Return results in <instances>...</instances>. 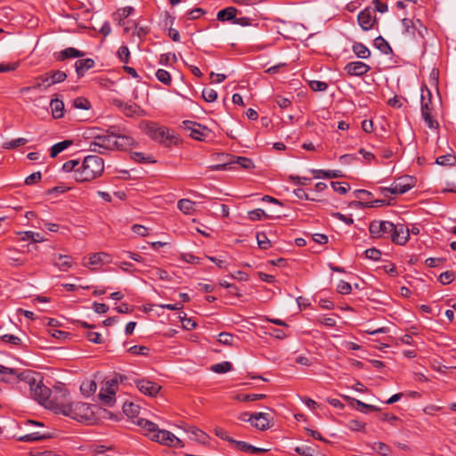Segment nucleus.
I'll use <instances>...</instances> for the list:
<instances>
[{
    "label": "nucleus",
    "mask_w": 456,
    "mask_h": 456,
    "mask_svg": "<svg viewBox=\"0 0 456 456\" xmlns=\"http://www.w3.org/2000/svg\"><path fill=\"white\" fill-rule=\"evenodd\" d=\"M36 376H38V374L31 370H25L19 374L18 379L26 382L29 386L30 395L38 403L53 410L57 413H62L73 419H76L75 411L77 410H88L86 403H69L67 400L69 393L63 384L54 387L55 395L51 398V389L45 386L41 380L37 381Z\"/></svg>",
    "instance_id": "1"
},
{
    "label": "nucleus",
    "mask_w": 456,
    "mask_h": 456,
    "mask_svg": "<svg viewBox=\"0 0 456 456\" xmlns=\"http://www.w3.org/2000/svg\"><path fill=\"white\" fill-rule=\"evenodd\" d=\"M64 172H73L77 183L91 182L102 176L104 172V160L97 155H89L82 162L76 159L66 161L62 165Z\"/></svg>",
    "instance_id": "2"
},
{
    "label": "nucleus",
    "mask_w": 456,
    "mask_h": 456,
    "mask_svg": "<svg viewBox=\"0 0 456 456\" xmlns=\"http://www.w3.org/2000/svg\"><path fill=\"white\" fill-rule=\"evenodd\" d=\"M145 132L151 139L164 144L166 147H170L177 140L170 129L159 126L155 123L148 124Z\"/></svg>",
    "instance_id": "3"
},
{
    "label": "nucleus",
    "mask_w": 456,
    "mask_h": 456,
    "mask_svg": "<svg viewBox=\"0 0 456 456\" xmlns=\"http://www.w3.org/2000/svg\"><path fill=\"white\" fill-rule=\"evenodd\" d=\"M115 127H110L107 130L106 134L95 135L94 141L90 143V149L92 151L102 154L103 151H113L114 150V139H115Z\"/></svg>",
    "instance_id": "4"
},
{
    "label": "nucleus",
    "mask_w": 456,
    "mask_h": 456,
    "mask_svg": "<svg viewBox=\"0 0 456 456\" xmlns=\"http://www.w3.org/2000/svg\"><path fill=\"white\" fill-rule=\"evenodd\" d=\"M394 224L389 221L373 220L370 223L369 232L372 239H388Z\"/></svg>",
    "instance_id": "5"
},
{
    "label": "nucleus",
    "mask_w": 456,
    "mask_h": 456,
    "mask_svg": "<svg viewBox=\"0 0 456 456\" xmlns=\"http://www.w3.org/2000/svg\"><path fill=\"white\" fill-rule=\"evenodd\" d=\"M414 183L412 176L405 175L395 180L390 187L380 188V190L384 196H387V192L391 194H403L411 190Z\"/></svg>",
    "instance_id": "6"
},
{
    "label": "nucleus",
    "mask_w": 456,
    "mask_h": 456,
    "mask_svg": "<svg viewBox=\"0 0 456 456\" xmlns=\"http://www.w3.org/2000/svg\"><path fill=\"white\" fill-rule=\"evenodd\" d=\"M183 129L190 131V136L198 141L205 140L210 134V130L197 123L191 120H184L183 122Z\"/></svg>",
    "instance_id": "7"
},
{
    "label": "nucleus",
    "mask_w": 456,
    "mask_h": 456,
    "mask_svg": "<svg viewBox=\"0 0 456 456\" xmlns=\"http://www.w3.org/2000/svg\"><path fill=\"white\" fill-rule=\"evenodd\" d=\"M357 20L362 30L368 31L371 29L378 23L375 16V10L370 7L365 8L359 12Z\"/></svg>",
    "instance_id": "8"
},
{
    "label": "nucleus",
    "mask_w": 456,
    "mask_h": 456,
    "mask_svg": "<svg viewBox=\"0 0 456 456\" xmlns=\"http://www.w3.org/2000/svg\"><path fill=\"white\" fill-rule=\"evenodd\" d=\"M134 384L142 394L151 397H155L161 389L160 385L148 379H135Z\"/></svg>",
    "instance_id": "9"
},
{
    "label": "nucleus",
    "mask_w": 456,
    "mask_h": 456,
    "mask_svg": "<svg viewBox=\"0 0 456 456\" xmlns=\"http://www.w3.org/2000/svg\"><path fill=\"white\" fill-rule=\"evenodd\" d=\"M410 238V229L403 224H394L390 239L397 245H404Z\"/></svg>",
    "instance_id": "10"
},
{
    "label": "nucleus",
    "mask_w": 456,
    "mask_h": 456,
    "mask_svg": "<svg viewBox=\"0 0 456 456\" xmlns=\"http://www.w3.org/2000/svg\"><path fill=\"white\" fill-rule=\"evenodd\" d=\"M344 70L350 77H362L370 70V67L360 61L348 62Z\"/></svg>",
    "instance_id": "11"
},
{
    "label": "nucleus",
    "mask_w": 456,
    "mask_h": 456,
    "mask_svg": "<svg viewBox=\"0 0 456 456\" xmlns=\"http://www.w3.org/2000/svg\"><path fill=\"white\" fill-rule=\"evenodd\" d=\"M52 86L48 75L45 73L36 77V83L30 86H24L20 89V94L25 95L32 93L37 89H47Z\"/></svg>",
    "instance_id": "12"
},
{
    "label": "nucleus",
    "mask_w": 456,
    "mask_h": 456,
    "mask_svg": "<svg viewBox=\"0 0 456 456\" xmlns=\"http://www.w3.org/2000/svg\"><path fill=\"white\" fill-rule=\"evenodd\" d=\"M114 150L126 151L134 144V140L127 134H119V129L115 127Z\"/></svg>",
    "instance_id": "13"
},
{
    "label": "nucleus",
    "mask_w": 456,
    "mask_h": 456,
    "mask_svg": "<svg viewBox=\"0 0 456 456\" xmlns=\"http://www.w3.org/2000/svg\"><path fill=\"white\" fill-rule=\"evenodd\" d=\"M112 259L110 255L105 252H98L94 254H91L88 256V261L84 262L83 265L86 267H89L91 265H102V264H110L111 263Z\"/></svg>",
    "instance_id": "14"
},
{
    "label": "nucleus",
    "mask_w": 456,
    "mask_h": 456,
    "mask_svg": "<svg viewBox=\"0 0 456 456\" xmlns=\"http://www.w3.org/2000/svg\"><path fill=\"white\" fill-rule=\"evenodd\" d=\"M52 262L63 272L68 271L73 265V258L68 255L54 254L53 256Z\"/></svg>",
    "instance_id": "15"
},
{
    "label": "nucleus",
    "mask_w": 456,
    "mask_h": 456,
    "mask_svg": "<svg viewBox=\"0 0 456 456\" xmlns=\"http://www.w3.org/2000/svg\"><path fill=\"white\" fill-rule=\"evenodd\" d=\"M254 421L252 425L259 430L265 431L270 428V415L268 413L264 412H255L253 413Z\"/></svg>",
    "instance_id": "16"
},
{
    "label": "nucleus",
    "mask_w": 456,
    "mask_h": 456,
    "mask_svg": "<svg viewBox=\"0 0 456 456\" xmlns=\"http://www.w3.org/2000/svg\"><path fill=\"white\" fill-rule=\"evenodd\" d=\"M95 62L91 58L79 59L75 62V69L78 77H84L85 73L94 68Z\"/></svg>",
    "instance_id": "17"
},
{
    "label": "nucleus",
    "mask_w": 456,
    "mask_h": 456,
    "mask_svg": "<svg viewBox=\"0 0 456 456\" xmlns=\"http://www.w3.org/2000/svg\"><path fill=\"white\" fill-rule=\"evenodd\" d=\"M173 438H175V435L165 429H159L157 433L151 436L152 441L167 446H169V444H172Z\"/></svg>",
    "instance_id": "18"
},
{
    "label": "nucleus",
    "mask_w": 456,
    "mask_h": 456,
    "mask_svg": "<svg viewBox=\"0 0 456 456\" xmlns=\"http://www.w3.org/2000/svg\"><path fill=\"white\" fill-rule=\"evenodd\" d=\"M240 12L233 6L226 7L223 10H220L217 12L216 18L219 21H234L235 16L238 15Z\"/></svg>",
    "instance_id": "19"
},
{
    "label": "nucleus",
    "mask_w": 456,
    "mask_h": 456,
    "mask_svg": "<svg viewBox=\"0 0 456 456\" xmlns=\"http://www.w3.org/2000/svg\"><path fill=\"white\" fill-rule=\"evenodd\" d=\"M188 433L192 435V439L200 444L208 445L209 444V436L207 433L196 427H189L186 430Z\"/></svg>",
    "instance_id": "20"
},
{
    "label": "nucleus",
    "mask_w": 456,
    "mask_h": 456,
    "mask_svg": "<svg viewBox=\"0 0 456 456\" xmlns=\"http://www.w3.org/2000/svg\"><path fill=\"white\" fill-rule=\"evenodd\" d=\"M311 173L314 177L316 179L319 178H340L343 177L344 175L340 170H321V169H312Z\"/></svg>",
    "instance_id": "21"
},
{
    "label": "nucleus",
    "mask_w": 456,
    "mask_h": 456,
    "mask_svg": "<svg viewBox=\"0 0 456 456\" xmlns=\"http://www.w3.org/2000/svg\"><path fill=\"white\" fill-rule=\"evenodd\" d=\"M134 422L136 423L142 429H144L147 432L146 435L149 436L151 438L159 430L157 424L142 418H137V419L134 420Z\"/></svg>",
    "instance_id": "22"
},
{
    "label": "nucleus",
    "mask_w": 456,
    "mask_h": 456,
    "mask_svg": "<svg viewBox=\"0 0 456 456\" xmlns=\"http://www.w3.org/2000/svg\"><path fill=\"white\" fill-rule=\"evenodd\" d=\"M85 56V53L73 47H68L58 53L57 60L64 61L70 58H80Z\"/></svg>",
    "instance_id": "23"
},
{
    "label": "nucleus",
    "mask_w": 456,
    "mask_h": 456,
    "mask_svg": "<svg viewBox=\"0 0 456 456\" xmlns=\"http://www.w3.org/2000/svg\"><path fill=\"white\" fill-rule=\"evenodd\" d=\"M52 116L53 118H61L64 116V103L60 99H52L50 102Z\"/></svg>",
    "instance_id": "24"
},
{
    "label": "nucleus",
    "mask_w": 456,
    "mask_h": 456,
    "mask_svg": "<svg viewBox=\"0 0 456 456\" xmlns=\"http://www.w3.org/2000/svg\"><path fill=\"white\" fill-rule=\"evenodd\" d=\"M232 166L239 165L240 167L250 170L255 167L254 162L251 159L240 156H232Z\"/></svg>",
    "instance_id": "25"
},
{
    "label": "nucleus",
    "mask_w": 456,
    "mask_h": 456,
    "mask_svg": "<svg viewBox=\"0 0 456 456\" xmlns=\"http://www.w3.org/2000/svg\"><path fill=\"white\" fill-rule=\"evenodd\" d=\"M177 208L185 215H191L195 212V202L189 199H182L177 202Z\"/></svg>",
    "instance_id": "26"
},
{
    "label": "nucleus",
    "mask_w": 456,
    "mask_h": 456,
    "mask_svg": "<svg viewBox=\"0 0 456 456\" xmlns=\"http://www.w3.org/2000/svg\"><path fill=\"white\" fill-rule=\"evenodd\" d=\"M352 50H353L354 53L358 58H361V59H367L370 55V50L362 43H360V42H354L352 46Z\"/></svg>",
    "instance_id": "27"
},
{
    "label": "nucleus",
    "mask_w": 456,
    "mask_h": 456,
    "mask_svg": "<svg viewBox=\"0 0 456 456\" xmlns=\"http://www.w3.org/2000/svg\"><path fill=\"white\" fill-rule=\"evenodd\" d=\"M374 45L384 54H389L393 52L387 41L381 36H379L374 39Z\"/></svg>",
    "instance_id": "28"
},
{
    "label": "nucleus",
    "mask_w": 456,
    "mask_h": 456,
    "mask_svg": "<svg viewBox=\"0 0 456 456\" xmlns=\"http://www.w3.org/2000/svg\"><path fill=\"white\" fill-rule=\"evenodd\" d=\"M346 400H350L353 403L356 404V409L360 411L361 412L367 413L368 411H379V408L375 405L367 404L362 403L360 400L350 398L348 396L345 397Z\"/></svg>",
    "instance_id": "29"
},
{
    "label": "nucleus",
    "mask_w": 456,
    "mask_h": 456,
    "mask_svg": "<svg viewBox=\"0 0 456 456\" xmlns=\"http://www.w3.org/2000/svg\"><path fill=\"white\" fill-rule=\"evenodd\" d=\"M402 25L403 28V33L408 37H415V31L417 29L416 23L408 18H403L402 20Z\"/></svg>",
    "instance_id": "30"
},
{
    "label": "nucleus",
    "mask_w": 456,
    "mask_h": 456,
    "mask_svg": "<svg viewBox=\"0 0 456 456\" xmlns=\"http://www.w3.org/2000/svg\"><path fill=\"white\" fill-rule=\"evenodd\" d=\"M431 92L426 87L421 90V112L431 110L430 105L432 104Z\"/></svg>",
    "instance_id": "31"
},
{
    "label": "nucleus",
    "mask_w": 456,
    "mask_h": 456,
    "mask_svg": "<svg viewBox=\"0 0 456 456\" xmlns=\"http://www.w3.org/2000/svg\"><path fill=\"white\" fill-rule=\"evenodd\" d=\"M50 82L53 85L63 82L67 78V74L61 70H50L46 72Z\"/></svg>",
    "instance_id": "32"
},
{
    "label": "nucleus",
    "mask_w": 456,
    "mask_h": 456,
    "mask_svg": "<svg viewBox=\"0 0 456 456\" xmlns=\"http://www.w3.org/2000/svg\"><path fill=\"white\" fill-rule=\"evenodd\" d=\"M72 144V141L64 140L62 142H57L51 148V157L55 158L59 153L67 149L69 146Z\"/></svg>",
    "instance_id": "33"
},
{
    "label": "nucleus",
    "mask_w": 456,
    "mask_h": 456,
    "mask_svg": "<svg viewBox=\"0 0 456 456\" xmlns=\"http://www.w3.org/2000/svg\"><path fill=\"white\" fill-rule=\"evenodd\" d=\"M96 388L97 385L94 380L84 381L80 386V391L86 396L93 395L96 391Z\"/></svg>",
    "instance_id": "34"
},
{
    "label": "nucleus",
    "mask_w": 456,
    "mask_h": 456,
    "mask_svg": "<svg viewBox=\"0 0 456 456\" xmlns=\"http://www.w3.org/2000/svg\"><path fill=\"white\" fill-rule=\"evenodd\" d=\"M49 437H50V436H48V435H45V434L42 435L39 432H34V433H30V434L20 436L19 438V440L22 441V442H35V441H42V440L47 439Z\"/></svg>",
    "instance_id": "35"
},
{
    "label": "nucleus",
    "mask_w": 456,
    "mask_h": 456,
    "mask_svg": "<svg viewBox=\"0 0 456 456\" xmlns=\"http://www.w3.org/2000/svg\"><path fill=\"white\" fill-rule=\"evenodd\" d=\"M264 394H240L236 395V400L240 402H253L265 398Z\"/></svg>",
    "instance_id": "36"
},
{
    "label": "nucleus",
    "mask_w": 456,
    "mask_h": 456,
    "mask_svg": "<svg viewBox=\"0 0 456 456\" xmlns=\"http://www.w3.org/2000/svg\"><path fill=\"white\" fill-rule=\"evenodd\" d=\"M436 163L440 166H454L456 164V157L452 154L443 155L436 159Z\"/></svg>",
    "instance_id": "37"
},
{
    "label": "nucleus",
    "mask_w": 456,
    "mask_h": 456,
    "mask_svg": "<svg viewBox=\"0 0 456 456\" xmlns=\"http://www.w3.org/2000/svg\"><path fill=\"white\" fill-rule=\"evenodd\" d=\"M19 234L22 235L21 240H31L33 242H40L44 241V238L37 232L28 231V232H20Z\"/></svg>",
    "instance_id": "38"
},
{
    "label": "nucleus",
    "mask_w": 456,
    "mask_h": 456,
    "mask_svg": "<svg viewBox=\"0 0 456 456\" xmlns=\"http://www.w3.org/2000/svg\"><path fill=\"white\" fill-rule=\"evenodd\" d=\"M156 77L166 86H170L172 82L171 75L168 71L163 69H159L156 71Z\"/></svg>",
    "instance_id": "39"
},
{
    "label": "nucleus",
    "mask_w": 456,
    "mask_h": 456,
    "mask_svg": "<svg viewBox=\"0 0 456 456\" xmlns=\"http://www.w3.org/2000/svg\"><path fill=\"white\" fill-rule=\"evenodd\" d=\"M232 369L230 362H223L211 366V370L216 373H225Z\"/></svg>",
    "instance_id": "40"
},
{
    "label": "nucleus",
    "mask_w": 456,
    "mask_h": 456,
    "mask_svg": "<svg viewBox=\"0 0 456 456\" xmlns=\"http://www.w3.org/2000/svg\"><path fill=\"white\" fill-rule=\"evenodd\" d=\"M422 118L424 121L426 122L427 126L430 129H436L439 126L438 122L432 117L431 110L429 111H422L421 112Z\"/></svg>",
    "instance_id": "41"
},
{
    "label": "nucleus",
    "mask_w": 456,
    "mask_h": 456,
    "mask_svg": "<svg viewBox=\"0 0 456 456\" xmlns=\"http://www.w3.org/2000/svg\"><path fill=\"white\" fill-rule=\"evenodd\" d=\"M139 406L130 403H125L123 406L124 412L130 418H136L139 413Z\"/></svg>",
    "instance_id": "42"
},
{
    "label": "nucleus",
    "mask_w": 456,
    "mask_h": 456,
    "mask_svg": "<svg viewBox=\"0 0 456 456\" xmlns=\"http://www.w3.org/2000/svg\"><path fill=\"white\" fill-rule=\"evenodd\" d=\"M118 106L122 108V110L126 116L132 117L134 114H136L137 110H138V107L136 104H128V103L123 104L121 102H119V101H118Z\"/></svg>",
    "instance_id": "43"
},
{
    "label": "nucleus",
    "mask_w": 456,
    "mask_h": 456,
    "mask_svg": "<svg viewBox=\"0 0 456 456\" xmlns=\"http://www.w3.org/2000/svg\"><path fill=\"white\" fill-rule=\"evenodd\" d=\"M330 184L333 190L341 195L346 194L350 189V185L347 183L331 182Z\"/></svg>",
    "instance_id": "44"
},
{
    "label": "nucleus",
    "mask_w": 456,
    "mask_h": 456,
    "mask_svg": "<svg viewBox=\"0 0 456 456\" xmlns=\"http://www.w3.org/2000/svg\"><path fill=\"white\" fill-rule=\"evenodd\" d=\"M73 107L80 110H89L91 108L90 102L84 97H77L73 101Z\"/></svg>",
    "instance_id": "45"
},
{
    "label": "nucleus",
    "mask_w": 456,
    "mask_h": 456,
    "mask_svg": "<svg viewBox=\"0 0 456 456\" xmlns=\"http://www.w3.org/2000/svg\"><path fill=\"white\" fill-rule=\"evenodd\" d=\"M256 240L258 247L262 249H267L271 247V242L265 232H258L256 234Z\"/></svg>",
    "instance_id": "46"
},
{
    "label": "nucleus",
    "mask_w": 456,
    "mask_h": 456,
    "mask_svg": "<svg viewBox=\"0 0 456 456\" xmlns=\"http://www.w3.org/2000/svg\"><path fill=\"white\" fill-rule=\"evenodd\" d=\"M99 397L107 406H112L115 403V392L108 391V393L100 392Z\"/></svg>",
    "instance_id": "47"
},
{
    "label": "nucleus",
    "mask_w": 456,
    "mask_h": 456,
    "mask_svg": "<svg viewBox=\"0 0 456 456\" xmlns=\"http://www.w3.org/2000/svg\"><path fill=\"white\" fill-rule=\"evenodd\" d=\"M202 97L208 102H213L217 98V93L212 88H205L202 91Z\"/></svg>",
    "instance_id": "48"
},
{
    "label": "nucleus",
    "mask_w": 456,
    "mask_h": 456,
    "mask_svg": "<svg viewBox=\"0 0 456 456\" xmlns=\"http://www.w3.org/2000/svg\"><path fill=\"white\" fill-rule=\"evenodd\" d=\"M455 279V274L452 271H446L440 274L439 276V281L444 284L447 285L452 283Z\"/></svg>",
    "instance_id": "49"
},
{
    "label": "nucleus",
    "mask_w": 456,
    "mask_h": 456,
    "mask_svg": "<svg viewBox=\"0 0 456 456\" xmlns=\"http://www.w3.org/2000/svg\"><path fill=\"white\" fill-rule=\"evenodd\" d=\"M118 56L124 63H128L130 59V52L126 45H122L118 50Z\"/></svg>",
    "instance_id": "50"
},
{
    "label": "nucleus",
    "mask_w": 456,
    "mask_h": 456,
    "mask_svg": "<svg viewBox=\"0 0 456 456\" xmlns=\"http://www.w3.org/2000/svg\"><path fill=\"white\" fill-rule=\"evenodd\" d=\"M179 318L183 323V327L188 330H191L196 327V322L191 319L186 318V314L180 313Z\"/></svg>",
    "instance_id": "51"
},
{
    "label": "nucleus",
    "mask_w": 456,
    "mask_h": 456,
    "mask_svg": "<svg viewBox=\"0 0 456 456\" xmlns=\"http://www.w3.org/2000/svg\"><path fill=\"white\" fill-rule=\"evenodd\" d=\"M309 86L313 91L323 92L328 88V84L323 81L312 80L309 82Z\"/></svg>",
    "instance_id": "52"
},
{
    "label": "nucleus",
    "mask_w": 456,
    "mask_h": 456,
    "mask_svg": "<svg viewBox=\"0 0 456 456\" xmlns=\"http://www.w3.org/2000/svg\"><path fill=\"white\" fill-rule=\"evenodd\" d=\"M177 58L175 53H167L160 55L159 63L162 65H168L170 62H176Z\"/></svg>",
    "instance_id": "53"
},
{
    "label": "nucleus",
    "mask_w": 456,
    "mask_h": 456,
    "mask_svg": "<svg viewBox=\"0 0 456 456\" xmlns=\"http://www.w3.org/2000/svg\"><path fill=\"white\" fill-rule=\"evenodd\" d=\"M248 218L252 221L260 220L263 216H265L267 218L270 217V216L266 215L265 211L261 208L251 210L248 213Z\"/></svg>",
    "instance_id": "54"
},
{
    "label": "nucleus",
    "mask_w": 456,
    "mask_h": 456,
    "mask_svg": "<svg viewBox=\"0 0 456 456\" xmlns=\"http://www.w3.org/2000/svg\"><path fill=\"white\" fill-rule=\"evenodd\" d=\"M365 256L370 260L378 261L381 257V252L376 248H368L364 252Z\"/></svg>",
    "instance_id": "55"
},
{
    "label": "nucleus",
    "mask_w": 456,
    "mask_h": 456,
    "mask_svg": "<svg viewBox=\"0 0 456 456\" xmlns=\"http://www.w3.org/2000/svg\"><path fill=\"white\" fill-rule=\"evenodd\" d=\"M234 337L228 332H221L218 336V341L224 345L231 346L233 344Z\"/></svg>",
    "instance_id": "56"
},
{
    "label": "nucleus",
    "mask_w": 456,
    "mask_h": 456,
    "mask_svg": "<svg viewBox=\"0 0 456 456\" xmlns=\"http://www.w3.org/2000/svg\"><path fill=\"white\" fill-rule=\"evenodd\" d=\"M337 290L342 295H348L351 293L352 288L350 283L345 281H340L337 286Z\"/></svg>",
    "instance_id": "57"
},
{
    "label": "nucleus",
    "mask_w": 456,
    "mask_h": 456,
    "mask_svg": "<svg viewBox=\"0 0 456 456\" xmlns=\"http://www.w3.org/2000/svg\"><path fill=\"white\" fill-rule=\"evenodd\" d=\"M231 445L233 446V448L244 452H248L249 444L243 442V441H237L232 438V440L230 443Z\"/></svg>",
    "instance_id": "58"
},
{
    "label": "nucleus",
    "mask_w": 456,
    "mask_h": 456,
    "mask_svg": "<svg viewBox=\"0 0 456 456\" xmlns=\"http://www.w3.org/2000/svg\"><path fill=\"white\" fill-rule=\"evenodd\" d=\"M346 426L353 431H363L365 428V424L357 419L349 420Z\"/></svg>",
    "instance_id": "59"
},
{
    "label": "nucleus",
    "mask_w": 456,
    "mask_h": 456,
    "mask_svg": "<svg viewBox=\"0 0 456 456\" xmlns=\"http://www.w3.org/2000/svg\"><path fill=\"white\" fill-rule=\"evenodd\" d=\"M27 143V139L18 138L4 144V149H14Z\"/></svg>",
    "instance_id": "60"
},
{
    "label": "nucleus",
    "mask_w": 456,
    "mask_h": 456,
    "mask_svg": "<svg viewBox=\"0 0 456 456\" xmlns=\"http://www.w3.org/2000/svg\"><path fill=\"white\" fill-rule=\"evenodd\" d=\"M289 180L291 181L294 184L297 185H305L311 182V178L308 177H301L298 175H290L289 176Z\"/></svg>",
    "instance_id": "61"
},
{
    "label": "nucleus",
    "mask_w": 456,
    "mask_h": 456,
    "mask_svg": "<svg viewBox=\"0 0 456 456\" xmlns=\"http://www.w3.org/2000/svg\"><path fill=\"white\" fill-rule=\"evenodd\" d=\"M295 452L303 456H315V451L310 446L296 447Z\"/></svg>",
    "instance_id": "62"
},
{
    "label": "nucleus",
    "mask_w": 456,
    "mask_h": 456,
    "mask_svg": "<svg viewBox=\"0 0 456 456\" xmlns=\"http://www.w3.org/2000/svg\"><path fill=\"white\" fill-rule=\"evenodd\" d=\"M42 178V175L40 172H35V173H32L31 175H29L26 179H25V183L27 185H33V184H36L37 183H38Z\"/></svg>",
    "instance_id": "63"
},
{
    "label": "nucleus",
    "mask_w": 456,
    "mask_h": 456,
    "mask_svg": "<svg viewBox=\"0 0 456 456\" xmlns=\"http://www.w3.org/2000/svg\"><path fill=\"white\" fill-rule=\"evenodd\" d=\"M205 13V11L201 8H195L193 10H191L187 12V19L188 20H197L199 19L201 15H203Z\"/></svg>",
    "instance_id": "64"
}]
</instances>
